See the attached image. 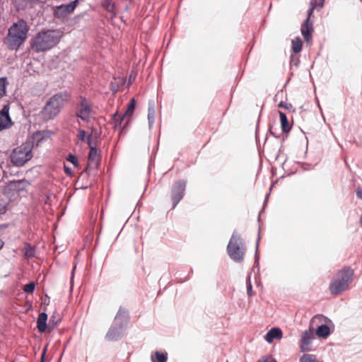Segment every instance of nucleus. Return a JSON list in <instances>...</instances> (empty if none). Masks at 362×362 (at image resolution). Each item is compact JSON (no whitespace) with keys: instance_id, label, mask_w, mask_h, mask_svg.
Here are the masks:
<instances>
[{"instance_id":"f257e3e1","label":"nucleus","mask_w":362,"mask_h":362,"mask_svg":"<svg viewBox=\"0 0 362 362\" xmlns=\"http://www.w3.org/2000/svg\"><path fill=\"white\" fill-rule=\"evenodd\" d=\"M62 36V33L59 30L39 32L31 40V48L36 52L50 49L59 42Z\"/></svg>"},{"instance_id":"f03ea898","label":"nucleus","mask_w":362,"mask_h":362,"mask_svg":"<svg viewBox=\"0 0 362 362\" xmlns=\"http://www.w3.org/2000/svg\"><path fill=\"white\" fill-rule=\"evenodd\" d=\"M29 28L27 23L20 20L10 27L6 38V44L9 49L17 50L25 42Z\"/></svg>"},{"instance_id":"7ed1b4c3","label":"nucleus","mask_w":362,"mask_h":362,"mask_svg":"<svg viewBox=\"0 0 362 362\" xmlns=\"http://www.w3.org/2000/svg\"><path fill=\"white\" fill-rule=\"evenodd\" d=\"M70 95L67 92H60L49 98L41 111L45 120H50L57 117L65 104L69 100Z\"/></svg>"},{"instance_id":"20e7f679","label":"nucleus","mask_w":362,"mask_h":362,"mask_svg":"<svg viewBox=\"0 0 362 362\" xmlns=\"http://www.w3.org/2000/svg\"><path fill=\"white\" fill-rule=\"evenodd\" d=\"M354 270L349 267H344L338 272L334 279L329 285L330 292L338 295L346 291L353 281Z\"/></svg>"},{"instance_id":"39448f33","label":"nucleus","mask_w":362,"mask_h":362,"mask_svg":"<svg viewBox=\"0 0 362 362\" xmlns=\"http://www.w3.org/2000/svg\"><path fill=\"white\" fill-rule=\"evenodd\" d=\"M33 144H23L15 148L11 154V162L16 167H22L33 158Z\"/></svg>"},{"instance_id":"423d86ee","label":"nucleus","mask_w":362,"mask_h":362,"mask_svg":"<svg viewBox=\"0 0 362 362\" xmlns=\"http://www.w3.org/2000/svg\"><path fill=\"white\" fill-rule=\"evenodd\" d=\"M227 251L229 257L236 262H241L245 256V247L243 239L235 231L227 246Z\"/></svg>"},{"instance_id":"0eeeda50","label":"nucleus","mask_w":362,"mask_h":362,"mask_svg":"<svg viewBox=\"0 0 362 362\" xmlns=\"http://www.w3.org/2000/svg\"><path fill=\"white\" fill-rule=\"evenodd\" d=\"M93 113L91 103L85 97L79 96L75 107L76 116L83 122H88Z\"/></svg>"},{"instance_id":"6e6552de","label":"nucleus","mask_w":362,"mask_h":362,"mask_svg":"<svg viewBox=\"0 0 362 362\" xmlns=\"http://www.w3.org/2000/svg\"><path fill=\"white\" fill-rule=\"evenodd\" d=\"M316 1L311 0L310 1V7L308 11V17L304 21L303 23L301 25L300 31L301 34L303 36L306 42H309L312 37V33L313 32V22L310 21V16L313 14L314 9L316 8Z\"/></svg>"},{"instance_id":"1a4fd4ad","label":"nucleus","mask_w":362,"mask_h":362,"mask_svg":"<svg viewBox=\"0 0 362 362\" xmlns=\"http://www.w3.org/2000/svg\"><path fill=\"white\" fill-rule=\"evenodd\" d=\"M186 182L178 180L174 183L171 190V199L173 209H174L185 195Z\"/></svg>"},{"instance_id":"9d476101","label":"nucleus","mask_w":362,"mask_h":362,"mask_svg":"<svg viewBox=\"0 0 362 362\" xmlns=\"http://www.w3.org/2000/svg\"><path fill=\"white\" fill-rule=\"evenodd\" d=\"M124 329L125 327L118 326L112 322V326L106 334V339L110 341H117L122 337Z\"/></svg>"},{"instance_id":"9b49d317","label":"nucleus","mask_w":362,"mask_h":362,"mask_svg":"<svg viewBox=\"0 0 362 362\" xmlns=\"http://www.w3.org/2000/svg\"><path fill=\"white\" fill-rule=\"evenodd\" d=\"M8 111V105H5L0 111V131L8 129L13 124Z\"/></svg>"},{"instance_id":"f8f14e48","label":"nucleus","mask_w":362,"mask_h":362,"mask_svg":"<svg viewBox=\"0 0 362 362\" xmlns=\"http://www.w3.org/2000/svg\"><path fill=\"white\" fill-rule=\"evenodd\" d=\"M129 320L128 312L123 308H119L113 322L118 326L126 327Z\"/></svg>"},{"instance_id":"ddd939ff","label":"nucleus","mask_w":362,"mask_h":362,"mask_svg":"<svg viewBox=\"0 0 362 362\" xmlns=\"http://www.w3.org/2000/svg\"><path fill=\"white\" fill-rule=\"evenodd\" d=\"M98 166V151L95 146H90L88 153V163L86 169L87 171L89 168L96 169Z\"/></svg>"},{"instance_id":"4468645a","label":"nucleus","mask_w":362,"mask_h":362,"mask_svg":"<svg viewBox=\"0 0 362 362\" xmlns=\"http://www.w3.org/2000/svg\"><path fill=\"white\" fill-rule=\"evenodd\" d=\"M69 6V4H61L58 6H56L54 11V16L57 18L62 19L66 18L70 13H72V11Z\"/></svg>"},{"instance_id":"2eb2a0df","label":"nucleus","mask_w":362,"mask_h":362,"mask_svg":"<svg viewBox=\"0 0 362 362\" xmlns=\"http://www.w3.org/2000/svg\"><path fill=\"white\" fill-rule=\"evenodd\" d=\"M313 339V332L312 329H308L303 333L301 341H300V351L305 352L308 351L306 346L310 344L312 339Z\"/></svg>"},{"instance_id":"dca6fc26","label":"nucleus","mask_w":362,"mask_h":362,"mask_svg":"<svg viewBox=\"0 0 362 362\" xmlns=\"http://www.w3.org/2000/svg\"><path fill=\"white\" fill-rule=\"evenodd\" d=\"M282 337V331L280 328L273 327L265 335L264 339L268 343H272L274 339Z\"/></svg>"},{"instance_id":"f3484780","label":"nucleus","mask_w":362,"mask_h":362,"mask_svg":"<svg viewBox=\"0 0 362 362\" xmlns=\"http://www.w3.org/2000/svg\"><path fill=\"white\" fill-rule=\"evenodd\" d=\"M47 315L45 313H41L39 314L37 320V329L40 333H43L46 331L48 325L47 324Z\"/></svg>"},{"instance_id":"a211bd4d","label":"nucleus","mask_w":362,"mask_h":362,"mask_svg":"<svg viewBox=\"0 0 362 362\" xmlns=\"http://www.w3.org/2000/svg\"><path fill=\"white\" fill-rule=\"evenodd\" d=\"M101 6L107 12L110 13L112 17L116 16L115 4L113 0H101Z\"/></svg>"},{"instance_id":"6ab92c4d","label":"nucleus","mask_w":362,"mask_h":362,"mask_svg":"<svg viewBox=\"0 0 362 362\" xmlns=\"http://www.w3.org/2000/svg\"><path fill=\"white\" fill-rule=\"evenodd\" d=\"M155 103L153 100H151L148 103V127L151 128L155 122Z\"/></svg>"},{"instance_id":"aec40b11","label":"nucleus","mask_w":362,"mask_h":362,"mask_svg":"<svg viewBox=\"0 0 362 362\" xmlns=\"http://www.w3.org/2000/svg\"><path fill=\"white\" fill-rule=\"evenodd\" d=\"M315 334L319 338H327L330 334V329L327 325H321L317 328Z\"/></svg>"},{"instance_id":"412c9836","label":"nucleus","mask_w":362,"mask_h":362,"mask_svg":"<svg viewBox=\"0 0 362 362\" xmlns=\"http://www.w3.org/2000/svg\"><path fill=\"white\" fill-rule=\"evenodd\" d=\"M279 117L282 131L284 132H288L290 130V127L288 125V121L286 114L282 112H279Z\"/></svg>"},{"instance_id":"4be33fe9","label":"nucleus","mask_w":362,"mask_h":362,"mask_svg":"<svg viewBox=\"0 0 362 362\" xmlns=\"http://www.w3.org/2000/svg\"><path fill=\"white\" fill-rule=\"evenodd\" d=\"M24 256L26 258H32L35 255V247L31 246L29 243H25V247L23 249Z\"/></svg>"},{"instance_id":"5701e85b","label":"nucleus","mask_w":362,"mask_h":362,"mask_svg":"<svg viewBox=\"0 0 362 362\" xmlns=\"http://www.w3.org/2000/svg\"><path fill=\"white\" fill-rule=\"evenodd\" d=\"M61 317L54 313L50 317L48 323L49 331L54 329L56 326L60 322Z\"/></svg>"},{"instance_id":"b1692460","label":"nucleus","mask_w":362,"mask_h":362,"mask_svg":"<svg viewBox=\"0 0 362 362\" xmlns=\"http://www.w3.org/2000/svg\"><path fill=\"white\" fill-rule=\"evenodd\" d=\"M167 360V353H163L158 351L155 352V358H153V356H151L152 362H166Z\"/></svg>"},{"instance_id":"393cba45","label":"nucleus","mask_w":362,"mask_h":362,"mask_svg":"<svg viewBox=\"0 0 362 362\" xmlns=\"http://www.w3.org/2000/svg\"><path fill=\"white\" fill-rule=\"evenodd\" d=\"M299 362H323L317 359V356L314 354H305L299 360Z\"/></svg>"},{"instance_id":"a878e982","label":"nucleus","mask_w":362,"mask_h":362,"mask_svg":"<svg viewBox=\"0 0 362 362\" xmlns=\"http://www.w3.org/2000/svg\"><path fill=\"white\" fill-rule=\"evenodd\" d=\"M302 49V41L297 37L292 40V50L294 53H298Z\"/></svg>"},{"instance_id":"bb28decb","label":"nucleus","mask_w":362,"mask_h":362,"mask_svg":"<svg viewBox=\"0 0 362 362\" xmlns=\"http://www.w3.org/2000/svg\"><path fill=\"white\" fill-rule=\"evenodd\" d=\"M7 84L6 78H0V98L6 95V86Z\"/></svg>"},{"instance_id":"cd10ccee","label":"nucleus","mask_w":362,"mask_h":362,"mask_svg":"<svg viewBox=\"0 0 362 362\" xmlns=\"http://www.w3.org/2000/svg\"><path fill=\"white\" fill-rule=\"evenodd\" d=\"M135 105H136V101H135L134 98H132L129 104L128 105L127 110H126L124 117L132 115L135 109Z\"/></svg>"},{"instance_id":"c85d7f7f","label":"nucleus","mask_w":362,"mask_h":362,"mask_svg":"<svg viewBox=\"0 0 362 362\" xmlns=\"http://www.w3.org/2000/svg\"><path fill=\"white\" fill-rule=\"evenodd\" d=\"M35 283L34 282H30L29 284H25L24 286L23 291L25 293H33V291L35 290Z\"/></svg>"},{"instance_id":"c756f323","label":"nucleus","mask_w":362,"mask_h":362,"mask_svg":"<svg viewBox=\"0 0 362 362\" xmlns=\"http://www.w3.org/2000/svg\"><path fill=\"white\" fill-rule=\"evenodd\" d=\"M15 5L18 9L23 8L26 6L28 0H13Z\"/></svg>"},{"instance_id":"7c9ffc66","label":"nucleus","mask_w":362,"mask_h":362,"mask_svg":"<svg viewBox=\"0 0 362 362\" xmlns=\"http://www.w3.org/2000/svg\"><path fill=\"white\" fill-rule=\"evenodd\" d=\"M66 160L69 162L71 163L75 166H77L78 165V162L77 158L74 155H73L71 153L69 154Z\"/></svg>"},{"instance_id":"2f4dec72","label":"nucleus","mask_w":362,"mask_h":362,"mask_svg":"<svg viewBox=\"0 0 362 362\" xmlns=\"http://www.w3.org/2000/svg\"><path fill=\"white\" fill-rule=\"evenodd\" d=\"M257 362H277L276 359L270 356H263Z\"/></svg>"},{"instance_id":"473e14b6","label":"nucleus","mask_w":362,"mask_h":362,"mask_svg":"<svg viewBox=\"0 0 362 362\" xmlns=\"http://www.w3.org/2000/svg\"><path fill=\"white\" fill-rule=\"evenodd\" d=\"M327 320V317H324L323 315H315L313 319H312V323H315L316 321H320V322H325Z\"/></svg>"},{"instance_id":"72a5a7b5","label":"nucleus","mask_w":362,"mask_h":362,"mask_svg":"<svg viewBox=\"0 0 362 362\" xmlns=\"http://www.w3.org/2000/svg\"><path fill=\"white\" fill-rule=\"evenodd\" d=\"M247 293L249 296L252 295V286L250 278L247 280Z\"/></svg>"},{"instance_id":"f704fd0d","label":"nucleus","mask_w":362,"mask_h":362,"mask_svg":"<svg viewBox=\"0 0 362 362\" xmlns=\"http://www.w3.org/2000/svg\"><path fill=\"white\" fill-rule=\"evenodd\" d=\"M78 138L81 141H85L86 140V131L83 129H80L78 131Z\"/></svg>"},{"instance_id":"c9c22d12","label":"nucleus","mask_w":362,"mask_h":362,"mask_svg":"<svg viewBox=\"0 0 362 362\" xmlns=\"http://www.w3.org/2000/svg\"><path fill=\"white\" fill-rule=\"evenodd\" d=\"M78 3H79V1L78 0H74L70 3H69V6L71 7V10L72 11V12L74 11V9L76 8V7L78 5Z\"/></svg>"},{"instance_id":"e433bc0d","label":"nucleus","mask_w":362,"mask_h":362,"mask_svg":"<svg viewBox=\"0 0 362 362\" xmlns=\"http://www.w3.org/2000/svg\"><path fill=\"white\" fill-rule=\"evenodd\" d=\"M86 141L90 148V146H92V135L91 134H89L88 136V137L86 138Z\"/></svg>"},{"instance_id":"4c0bfd02","label":"nucleus","mask_w":362,"mask_h":362,"mask_svg":"<svg viewBox=\"0 0 362 362\" xmlns=\"http://www.w3.org/2000/svg\"><path fill=\"white\" fill-rule=\"evenodd\" d=\"M259 239H258L257 243H256V255H255V263H257L258 262V257L257 255V250H258V247H259Z\"/></svg>"},{"instance_id":"58836bf2","label":"nucleus","mask_w":362,"mask_h":362,"mask_svg":"<svg viewBox=\"0 0 362 362\" xmlns=\"http://www.w3.org/2000/svg\"><path fill=\"white\" fill-rule=\"evenodd\" d=\"M356 195L362 199V189L361 188H358L356 190Z\"/></svg>"},{"instance_id":"ea45409f","label":"nucleus","mask_w":362,"mask_h":362,"mask_svg":"<svg viewBox=\"0 0 362 362\" xmlns=\"http://www.w3.org/2000/svg\"><path fill=\"white\" fill-rule=\"evenodd\" d=\"M46 351H47V348L45 347L42 351L40 362H45V356Z\"/></svg>"},{"instance_id":"a19ab883","label":"nucleus","mask_w":362,"mask_h":362,"mask_svg":"<svg viewBox=\"0 0 362 362\" xmlns=\"http://www.w3.org/2000/svg\"><path fill=\"white\" fill-rule=\"evenodd\" d=\"M324 1H325V0H320L318 4L316 2L315 3L316 4V7L318 6L319 8H321L323 6Z\"/></svg>"},{"instance_id":"79ce46f5","label":"nucleus","mask_w":362,"mask_h":362,"mask_svg":"<svg viewBox=\"0 0 362 362\" xmlns=\"http://www.w3.org/2000/svg\"><path fill=\"white\" fill-rule=\"evenodd\" d=\"M6 211V206L0 204V214H4Z\"/></svg>"},{"instance_id":"37998d69","label":"nucleus","mask_w":362,"mask_h":362,"mask_svg":"<svg viewBox=\"0 0 362 362\" xmlns=\"http://www.w3.org/2000/svg\"><path fill=\"white\" fill-rule=\"evenodd\" d=\"M279 107H285L286 109L288 108V106L286 104H284V103L282 102V101L279 104Z\"/></svg>"},{"instance_id":"c03bdc74","label":"nucleus","mask_w":362,"mask_h":362,"mask_svg":"<svg viewBox=\"0 0 362 362\" xmlns=\"http://www.w3.org/2000/svg\"><path fill=\"white\" fill-rule=\"evenodd\" d=\"M64 170H65V173H66V174H70V173H71V168H66V166L64 167Z\"/></svg>"},{"instance_id":"a18cd8bd","label":"nucleus","mask_w":362,"mask_h":362,"mask_svg":"<svg viewBox=\"0 0 362 362\" xmlns=\"http://www.w3.org/2000/svg\"><path fill=\"white\" fill-rule=\"evenodd\" d=\"M4 246V242L3 240L0 238V250Z\"/></svg>"},{"instance_id":"49530a36","label":"nucleus","mask_w":362,"mask_h":362,"mask_svg":"<svg viewBox=\"0 0 362 362\" xmlns=\"http://www.w3.org/2000/svg\"><path fill=\"white\" fill-rule=\"evenodd\" d=\"M117 116V112L115 113L114 117H116Z\"/></svg>"},{"instance_id":"de8ad7c7","label":"nucleus","mask_w":362,"mask_h":362,"mask_svg":"<svg viewBox=\"0 0 362 362\" xmlns=\"http://www.w3.org/2000/svg\"><path fill=\"white\" fill-rule=\"evenodd\" d=\"M271 134H273L275 137H277L276 136H275L273 132H271Z\"/></svg>"}]
</instances>
